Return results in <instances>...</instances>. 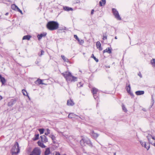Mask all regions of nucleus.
<instances>
[{
  "label": "nucleus",
  "mask_w": 155,
  "mask_h": 155,
  "mask_svg": "<svg viewBox=\"0 0 155 155\" xmlns=\"http://www.w3.org/2000/svg\"><path fill=\"white\" fill-rule=\"evenodd\" d=\"M62 74L66 79L68 82H75L78 80L77 77L73 76L71 73L69 71H67L62 73Z\"/></svg>",
  "instance_id": "1"
},
{
  "label": "nucleus",
  "mask_w": 155,
  "mask_h": 155,
  "mask_svg": "<svg viewBox=\"0 0 155 155\" xmlns=\"http://www.w3.org/2000/svg\"><path fill=\"white\" fill-rule=\"evenodd\" d=\"M59 26V24L57 21H51L48 22L46 27L48 30L53 31L57 29Z\"/></svg>",
  "instance_id": "2"
},
{
  "label": "nucleus",
  "mask_w": 155,
  "mask_h": 155,
  "mask_svg": "<svg viewBox=\"0 0 155 155\" xmlns=\"http://www.w3.org/2000/svg\"><path fill=\"white\" fill-rule=\"evenodd\" d=\"M80 143L81 145L83 146L85 145L86 144H87L91 147H92L93 145L90 140L87 138H84L82 139L80 141Z\"/></svg>",
  "instance_id": "3"
},
{
  "label": "nucleus",
  "mask_w": 155,
  "mask_h": 155,
  "mask_svg": "<svg viewBox=\"0 0 155 155\" xmlns=\"http://www.w3.org/2000/svg\"><path fill=\"white\" fill-rule=\"evenodd\" d=\"M19 151L20 149L18 143L17 142H16L12 148L11 150L12 154L14 155V154L19 153Z\"/></svg>",
  "instance_id": "4"
},
{
  "label": "nucleus",
  "mask_w": 155,
  "mask_h": 155,
  "mask_svg": "<svg viewBox=\"0 0 155 155\" xmlns=\"http://www.w3.org/2000/svg\"><path fill=\"white\" fill-rule=\"evenodd\" d=\"M41 151L39 147L35 148L29 155H40Z\"/></svg>",
  "instance_id": "5"
},
{
  "label": "nucleus",
  "mask_w": 155,
  "mask_h": 155,
  "mask_svg": "<svg viewBox=\"0 0 155 155\" xmlns=\"http://www.w3.org/2000/svg\"><path fill=\"white\" fill-rule=\"evenodd\" d=\"M112 11L114 15L115 16V18L118 20H121V18L120 17L118 12L117 10L114 8L112 9Z\"/></svg>",
  "instance_id": "6"
},
{
  "label": "nucleus",
  "mask_w": 155,
  "mask_h": 155,
  "mask_svg": "<svg viewBox=\"0 0 155 155\" xmlns=\"http://www.w3.org/2000/svg\"><path fill=\"white\" fill-rule=\"evenodd\" d=\"M68 117L70 118H76L78 119V118H79L81 119H83L81 118L80 116H77L73 113H70L68 115Z\"/></svg>",
  "instance_id": "7"
},
{
  "label": "nucleus",
  "mask_w": 155,
  "mask_h": 155,
  "mask_svg": "<svg viewBox=\"0 0 155 155\" xmlns=\"http://www.w3.org/2000/svg\"><path fill=\"white\" fill-rule=\"evenodd\" d=\"M147 137L149 142H151V140L154 141V143L153 144H155V139L154 137H153L151 134H148L147 136Z\"/></svg>",
  "instance_id": "8"
},
{
  "label": "nucleus",
  "mask_w": 155,
  "mask_h": 155,
  "mask_svg": "<svg viewBox=\"0 0 155 155\" xmlns=\"http://www.w3.org/2000/svg\"><path fill=\"white\" fill-rule=\"evenodd\" d=\"M126 89L128 93H129L130 95L132 96H134L133 93L132 92H131L130 91V84H129L128 86H126Z\"/></svg>",
  "instance_id": "9"
},
{
  "label": "nucleus",
  "mask_w": 155,
  "mask_h": 155,
  "mask_svg": "<svg viewBox=\"0 0 155 155\" xmlns=\"http://www.w3.org/2000/svg\"><path fill=\"white\" fill-rule=\"evenodd\" d=\"M41 141L43 143H45L48 141V139L47 137L45 135H43L40 136Z\"/></svg>",
  "instance_id": "10"
},
{
  "label": "nucleus",
  "mask_w": 155,
  "mask_h": 155,
  "mask_svg": "<svg viewBox=\"0 0 155 155\" xmlns=\"http://www.w3.org/2000/svg\"><path fill=\"white\" fill-rule=\"evenodd\" d=\"M74 104V102L71 99H70L67 101V105L68 106H73Z\"/></svg>",
  "instance_id": "11"
},
{
  "label": "nucleus",
  "mask_w": 155,
  "mask_h": 155,
  "mask_svg": "<svg viewBox=\"0 0 155 155\" xmlns=\"http://www.w3.org/2000/svg\"><path fill=\"white\" fill-rule=\"evenodd\" d=\"M96 46H97V48L99 49L100 51H101L102 50V48L101 47V44L99 41H97L96 42Z\"/></svg>",
  "instance_id": "12"
},
{
  "label": "nucleus",
  "mask_w": 155,
  "mask_h": 155,
  "mask_svg": "<svg viewBox=\"0 0 155 155\" xmlns=\"http://www.w3.org/2000/svg\"><path fill=\"white\" fill-rule=\"evenodd\" d=\"M0 80L2 85H4L6 82V80L5 78L2 77L1 74H0Z\"/></svg>",
  "instance_id": "13"
},
{
  "label": "nucleus",
  "mask_w": 155,
  "mask_h": 155,
  "mask_svg": "<svg viewBox=\"0 0 155 155\" xmlns=\"http://www.w3.org/2000/svg\"><path fill=\"white\" fill-rule=\"evenodd\" d=\"M47 34V33L45 32L41 34L40 35H38V40H39L41 39L43 37L45 36Z\"/></svg>",
  "instance_id": "14"
},
{
  "label": "nucleus",
  "mask_w": 155,
  "mask_h": 155,
  "mask_svg": "<svg viewBox=\"0 0 155 155\" xmlns=\"http://www.w3.org/2000/svg\"><path fill=\"white\" fill-rule=\"evenodd\" d=\"M91 136L93 138L96 139L99 136V134L96 133H94V131H93L91 133Z\"/></svg>",
  "instance_id": "15"
},
{
  "label": "nucleus",
  "mask_w": 155,
  "mask_h": 155,
  "mask_svg": "<svg viewBox=\"0 0 155 155\" xmlns=\"http://www.w3.org/2000/svg\"><path fill=\"white\" fill-rule=\"evenodd\" d=\"M35 83L37 84H44L42 83V81L39 79H38L36 81H35Z\"/></svg>",
  "instance_id": "16"
},
{
  "label": "nucleus",
  "mask_w": 155,
  "mask_h": 155,
  "mask_svg": "<svg viewBox=\"0 0 155 155\" xmlns=\"http://www.w3.org/2000/svg\"><path fill=\"white\" fill-rule=\"evenodd\" d=\"M103 53L107 52L109 54H110L111 53V48L110 49L109 48H107L103 51Z\"/></svg>",
  "instance_id": "17"
},
{
  "label": "nucleus",
  "mask_w": 155,
  "mask_h": 155,
  "mask_svg": "<svg viewBox=\"0 0 155 155\" xmlns=\"http://www.w3.org/2000/svg\"><path fill=\"white\" fill-rule=\"evenodd\" d=\"M144 92L143 91H137L135 93L137 95H140L144 94Z\"/></svg>",
  "instance_id": "18"
},
{
  "label": "nucleus",
  "mask_w": 155,
  "mask_h": 155,
  "mask_svg": "<svg viewBox=\"0 0 155 155\" xmlns=\"http://www.w3.org/2000/svg\"><path fill=\"white\" fill-rule=\"evenodd\" d=\"M63 9L64 10L67 11H72L73 10V8H71L67 6H64L63 7Z\"/></svg>",
  "instance_id": "19"
},
{
  "label": "nucleus",
  "mask_w": 155,
  "mask_h": 155,
  "mask_svg": "<svg viewBox=\"0 0 155 155\" xmlns=\"http://www.w3.org/2000/svg\"><path fill=\"white\" fill-rule=\"evenodd\" d=\"M50 149L49 148L46 149L45 152V155H48L50 153Z\"/></svg>",
  "instance_id": "20"
},
{
  "label": "nucleus",
  "mask_w": 155,
  "mask_h": 155,
  "mask_svg": "<svg viewBox=\"0 0 155 155\" xmlns=\"http://www.w3.org/2000/svg\"><path fill=\"white\" fill-rule=\"evenodd\" d=\"M105 3V0H101V1L99 2V5L100 6H102L104 5Z\"/></svg>",
  "instance_id": "21"
},
{
  "label": "nucleus",
  "mask_w": 155,
  "mask_h": 155,
  "mask_svg": "<svg viewBox=\"0 0 155 155\" xmlns=\"http://www.w3.org/2000/svg\"><path fill=\"white\" fill-rule=\"evenodd\" d=\"M98 90L95 87H93L92 91L93 94H97V92L98 91Z\"/></svg>",
  "instance_id": "22"
},
{
  "label": "nucleus",
  "mask_w": 155,
  "mask_h": 155,
  "mask_svg": "<svg viewBox=\"0 0 155 155\" xmlns=\"http://www.w3.org/2000/svg\"><path fill=\"white\" fill-rule=\"evenodd\" d=\"M38 145L42 148H44L46 147L45 146L43 143L40 141H38Z\"/></svg>",
  "instance_id": "23"
},
{
  "label": "nucleus",
  "mask_w": 155,
  "mask_h": 155,
  "mask_svg": "<svg viewBox=\"0 0 155 155\" xmlns=\"http://www.w3.org/2000/svg\"><path fill=\"white\" fill-rule=\"evenodd\" d=\"M150 63L153 67H155V59L153 58L152 60H151Z\"/></svg>",
  "instance_id": "24"
},
{
  "label": "nucleus",
  "mask_w": 155,
  "mask_h": 155,
  "mask_svg": "<svg viewBox=\"0 0 155 155\" xmlns=\"http://www.w3.org/2000/svg\"><path fill=\"white\" fill-rule=\"evenodd\" d=\"M11 8L13 10H17L18 7L15 4H13L12 5Z\"/></svg>",
  "instance_id": "25"
},
{
  "label": "nucleus",
  "mask_w": 155,
  "mask_h": 155,
  "mask_svg": "<svg viewBox=\"0 0 155 155\" xmlns=\"http://www.w3.org/2000/svg\"><path fill=\"white\" fill-rule=\"evenodd\" d=\"M31 37V36L29 35L24 36L23 38V40H29Z\"/></svg>",
  "instance_id": "26"
},
{
  "label": "nucleus",
  "mask_w": 155,
  "mask_h": 155,
  "mask_svg": "<svg viewBox=\"0 0 155 155\" xmlns=\"http://www.w3.org/2000/svg\"><path fill=\"white\" fill-rule=\"evenodd\" d=\"M61 57L62 58V59L64 60V61L67 62H69V60L68 58H66L64 55H61Z\"/></svg>",
  "instance_id": "27"
},
{
  "label": "nucleus",
  "mask_w": 155,
  "mask_h": 155,
  "mask_svg": "<svg viewBox=\"0 0 155 155\" xmlns=\"http://www.w3.org/2000/svg\"><path fill=\"white\" fill-rule=\"evenodd\" d=\"M22 92L24 95L27 96L29 98V97L28 95L27 92L25 90V89L22 90Z\"/></svg>",
  "instance_id": "28"
},
{
  "label": "nucleus",
  "mask_w": 155,
  "mask_h": 155,
  "mask_svg": "<svg viewBox=\"0 0 155 155\" xmlns=\"http://www.w3.org/2000/svg\"><path fill=\"white\" fill-rule=\"evenodd\" d=\"M49 137H50L51 138V139H52V140L53 141L55 140L56 139L55 137V136L54 135H53V134H50L49 136Z\"/></svg>",
  "instance_id": "29"
},
{
  "label": "nucleus",
  "mask_w": 155,
  "mask_h": 155,
  "mask_svg": "<svg viewBox=\"0 0 155 155\" xmlns=\"http://www.w3.org/2000/svg\"><path fill=\"white\" fill-rule=\"evenodd\" d=\"M39 134H35V137L33 138V140H35L38 139L39 138Z\"/></svg>",
  "instance_id": "30"
},
{
  "label": "nucleus",
  "mask_w": 155,
  "mask_h": 155,
  "mask_svg": "<svg viewBox=\"0 0 155 155\" xmlns=\"http://www.w3.org/2000/svg\"><path fill=\"white\" fill-rule=\"evenodd\" d=\"M144 147L147 150H148L150 148V145L148 143H146L145 145L144 146Z\"/></svg>",
  "instance_id": "31"
},
{
  "label": "nucleus",
  "mask_w": 155,
  "mask_h": 155,
  "mask_svg": "<svg viewBox=\"0 0 155 155\" xmlns=\"http://www.w3.org/2000/svg\"><path fill=\"white\" fill-rule=\"evenodd\" d=\"M122 108L124 112H126L127 111V110L125 107V106L123 104L122 105Z\"/></svg>",
  "instance_id": "32"
},
{
  "label": "nucleus",
  "mask_w": 155,
  "mask_h": 155,
  "mask_svg": "<svg viewBox=\"0 0 155 155\" xmlns=\"http://www.w3.org/2000/svg\"><path fill=\"white\" fill-rule=\"evenodd\" d=\"M47 132H45V135H48L50 133V130L48 128H47L46 130Z\"/></svg>",
  "instance_id": "33"
},
{
  "label": "nucleus",
  "mask_w": 155,
  "mask_h": 155,
  "mask_svg": "<svg viewBox=\"0 0 155 155\" xmlns=\"http://www.w3.org/2000/svg\"><path fill=\"white\" fill-rule=\"evenodd\" d=\"M91 57L93 58L96 62H98V59L94 56L93 54H92Z\"/></svg>",
  "instance_id": "34"
},
{
  "label": "nucleus",
  "mask_w": 155,
  "mask_h": 155,
  "mask_svg": "<svg viewBox=\"0 0 155 155\" xmlns=\"http://www.w3.org/2000/svg\"><path fill=\"white\" fill-rule=\"evenodd\" d=\"M44 129H39L38 131H39L40 134H41L43 133L44 132Z\"/></svg>",
  "instance_id": "35"
},
{
  "label": "nucleus",
  "mask_w": 155,
  "mask_h": 155,
  "mask_svg": "<svg viewBox=\"0 0 155 155\" xmlns=\"http://www.w3.org/2000/svg\"><path fill=\"white\" fill-rule=\"evenodd\" d=\"M83 84H82L81 82H80L78 84H77V86L78 87H80L83 86Z\"/></svg>",
  "instance_id": "36"
},
{
  "label": "nucleus",
  "mask_w": 155,
  "mask_h": 155,
  "mask_svg": "<svg viewBox=\"0 0 155 155\" xmlns=\"http://www.w3.org/2000/svg\"><path fill=\"white\" fill-rule=\"evenodd\" d=\"M140 143L141 144V145L143 146V147H144V145H145L146 144V143L144 142H143L142 141V140H140Z\"/></svg>",
  "instance_id": "37"
},
{
  "label": "nucleus",
  "mask_w": 155,
  "mask_h": 155,
  "mask_svg": "<svg viewBox=\"0 0 155 155\" xmlns=\"http://www.w3.org/2000/svg\"><path fill=\"white\" fill-rule=\"evenodd\" d=\"M93 96H94V98L95 99L97 100L98 99V96L97 95V94H93Z\"/></svg>",
  "instance_id": "38"
},
{
  "label": "nucleus",
  "mask_w": 155,
  "mask_h": 155,
  "mask_svg": "<svg viewBox=\"0 0 155 155\" xmlns=\"http://www.w3.org/2000/svg\"><path fill=\"white\" fill-rule=\"evenodd\" d=\"M74 37L78 41H80V40L77 36L76 35H74Z\"/></svg>",
  "instance_id": "39"
},
{
  "label": "nucleus",
  "mask_w": 155,
  "mask_h": 155,
  "mask_svg": "<svg viewBox=\"0 0 155 155\" xmlns=\"http://www.w3.org/2000/svg\"><path fill=\"white\" fill-rule=\"evenodd\" d=\"M44 51H43V50H41V53L40 54L39 53L38 54V55L40 56H41L42 55H43L44 54Z\"/></svg>",
  "instance_id": "40"
},
{
  "label": "nucleus",
  "mask_w": 155,
  "mask_h": 155,
  "mask_svg": "<svg viewBox=\"0 0 155 155\" xmlns=\"http://www.w3.org/2000/svg\"><path fill=\"white\" fill-rule=\"evenodd\" d=\"M149 143H151V144H152L153 145H154V146H155V144H153V143H154V141L152 140H151V142H149Z\"/></svg>",
  "instance_id": "41"
},
{
  "label": "nucleus",
  "mask_w": 155,
  "mask_h": 155,
  "mask_svg": "<svg viewBox=\"0 0 155 155\" xmlns=\"http://www.w3.org/2000/svg\"><path fill=\"white\" fill-rule=\"evenodd\" d=\"M17 9V11L20 12L21 14H23L22 11L18 8Z\"/></svg>",
  "instance_id": "42"
},
{
  "label": "nucleus",
  "mask_w": 155,
  "mask_h": 155,
  "mask_svg": "<svg viewBox=\"0 0 155 155\" xmlns=\"http://www.w3.org/2000/svg\"><path fill=\"white\" fill-rule=\"evenodd\" d=\"M80 45H82L84 43V41L83 40H80V41H78Z\"/></svg>",
  "instance_id": "43"
},
{
  "label": "nucleus",
  "mask_w": 155,
  "mask_h": 155,
  "mask_svg": "<svg viewBox=\"0 0 155 155\" xmlns=\"http://www.w3.org/2000/svg\"><path fill=\"white\" fill-rule=\"evenodd\" d=\"M79 2V0H75L74 3H78Z\"/></svg>",
  "instance_id": "44"
},
{
  "label": "nucleus",
  "mask_w": 155,
  "mask_h": 155,
  "mask_svg": "<svg viewBox=\"0 0 155 155\" xmlns=\"http://www.w3.org/2000/svg\"><path fill=\"white\" fill-rule=\"evenodd\" d=\"M107 39V36H105L104 35L103 36V39L104 40L105 39Z\"/></svg>",
  "instance_id": "45"
},
{
  "label": "nucleus",
  "mask_w": 155,
  "mask_h": 155,
  "mask_svg": "<svg viewBox=\"0 0 155 155\" xmlns=\"http://www.w3.org/2000/svg\"><path fill=\"white\" fill-rule=\"evenodd\" d=\"M54 155H60V154L59 152H56Z\"/></svg>",
  "instance_id": "46"
},
{
  "label": "nucleus",
  "mask_w": 155,
  "mask_h": 155,
  "mask_svg": "<svg viewBox=\"0 0 155 155\" xmlns=\"http://www.w3.org/2000/svg\"><path fill=\"white\" fill-rule=\"evenodd\" d=\"M94 9H92L91 11V15H93L94 13Z\"/></svg>",
  "instance_id": "47"
},
{
  "label": "nucleus",
  "mask_w": 155,
  "mask_h": 155,
  "mask_svg": "<svg viewBox=\"0 0 155 155\" xmlns=\"http://www.w3.org/2000/svg\"><path fill=\"white\" fill-rule=\"evenodd\" d=\"M138 75L141 78L142 77V75L140 73Z\"/></svg>",
  "instance_id": "48"
},
{
  "label": "nucleus",
  "mask_w": 155,
  "mask_h": 155,
  "mask_svg": "<svg viewBox=\"0 0 155 155\" xmlns=\"http://www.w3.org/2000/svg\"><path fill=\"white\" fill-rule=\"evenodd\" d=\"M8 12H7L5 14V15H8Z\"/></svg>",
  "instance_id": "49"
},
{
  "label": "nucleus",
  "mask_w": 155,
  "mask_h": 155,
  "mask_svg": "<svg viewBox=\"0 0 155 155\" xmlns=\"http://www.w3.org/2000/svg\"><path fill=\"white\" fill-rule=\"evenodd\" d=\"M2 96L0 95V100H1L2 99Z\"/></svg>",
  "instance_id": "50"
},
{
  "label": "nucleus",
  "mask_w": 155,
  "mask_h": 155,
  "mask_svg": "<svg viewBox=\"0 0 155 155\" xmlns=\"http://www.w3.org/2000/svg\"><path fill=\"white\" fill-rule=\"evenodd\" d=\"M53 142L54 143H56V142L55 141V140L53 141Z\"/></svg>",
  "instance_id": "51"
},
{
  "label": "nucleus",
  "mask_w": 155,
  "mask_h": 155,
  "mask_svg": "<svg viewBox=\"0 0 155 155\" xmlns=\"http://www.w3.org/2000/svg\"><path fill=\"white\" fill-rule=\"evenodd\" d=\"M143 110L144 111H146V110H145V109H144V108H143Z\"/></svg>",
  "instance_id": "52"
},
{
  "label": "nucleus",
  "mask_w": 155,
  "mask_h": 155,
  "mask_svg": "<svg viewBox=\"0 0 155 155\" xmlns=\"http://www.w3.org/2000/svg\"><path fill=\"white\" fill-rule=\"evenodd\" d=\"M114 155H116V153L115 152L114 153Z\"/></svg>",
  "instance_id": "53"
},
{
  "label": "nucleus",
  "mask_w": 155,
  "mask_h": 155,
  "mask_svg": "<svg viewBox=\"0 0 155 155\" xmlns=\"http://www.w3.org/2000/svg\"><path fill=\"white\" fill-rule=\"evenodd\" d=\"M115 39H117V36H115Z\"/></svg>",
  "instance_id": "54"
},
{
  "label": "nucleus",
  "mask_w": 155,
  "mask_h": 155,
  "mask_svg": "<svg viewBox=\"0 0 155 155\" xmlns=\"http://www.w3.org/2000/svg\"><path fill=\"white\" fill-rule=\"evenodd\" d=\"M38 63V62H37V61H36L35 62V63H36V64H37Z\"/></svg>",
  "instance_id": "55"
}]
</instances>
